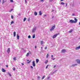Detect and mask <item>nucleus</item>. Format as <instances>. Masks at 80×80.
Returning a JSON list of instances; mask_svg holds the SVG:
<instances>
[{
    "instance_id": "nucleus-1",
    "label": "nucleus",
    "mask_w": 80,
    "mask_h": 80,
    "mask_svg": "<svg viewBox=\"0 0 80 80\" xmlns=\"http://www.w3.org/2000/svg\"><path fill=\"white\" fill-rule=\"evenodd\" d=\"M55 25H54V26H52L51 28L50 29V31H52L55 29Z\"/></svg>"
},
{
    "instance_id": "nucleus-2",
    "label": "nucleus",
    "mask_w": 80,
    "mask_h": 80,
    "mask_svg": "<svg viewBox=\"0 0 80 80\" xmlns=\"http://www.w3.org/2000/svg\"><path fill=\"white\" fill-rule=\"evenodd\" d=\"M59 34L60 33H58V34H55L54 35H53L52 37L53 38H56L58 35H59Z\"/></svg>"
},
{
    "instance_id": "nucleus-3",
    "label": "nucleus",
    "mask_w": 80,
    "mask_h": 80,
    "mask_svg": "<svg viewBox=\"0 0 80 80\" xmlns=\"http://www.w3.org/2000/svg\"><path fill=\"white\" fill-rule=\"evenodd\" d=\"M36 29H37V27H35L34 28L32 29V32H35L36 30Z\"/></svg>"
},
{
    "instance_id": "nucleus-4",
    "label": "nucleus",
    "mask_w": 80,
    "mask_h": 80,
    "mask_svg": "<svg viewBox=\"0 0 80 80\" xmlns=\"http://www.w3.org/2000/svg\"><path fill=\"white\" fill-rule=\"evenodd\" d=\"M69 22L70 23H75L74 20H70L69 21Z\"/></svg>"
},
{
    "instance_id": "nucleus-5",
    "label": "nucleus",
    "mask_w": 80,
    "mask_h": 80,
    "mask_svg": "<svg viewBox=\"0 0 80 80\" xmlns=\"http://www.w3.org/2000/svg\"><path fill=\"white\" fill-rule=\"evenodd\" d=\"M76 61L78 63L80 64V60L79 59H77Z\"/></svg>"
},
{
    "instance_id": "nucleus-6",
    "label": "nucleus",
    "mask_w": 80,
    "mask_h": 80,
    "mask_svg": "<svg viewBox=\"0 0 80 80\" xmlns=\"http://www.w3.org/2000/svg\"><path fill=\"white\" fill-rule=\"evenodd\" d=\"M77 64H73L71 66V67H75V66H77Z\"/></svg>"
},
{
    "instance_id": "nucleus-7",
    "label": "nucleus",
    "mask_w": 80,
    "mask_h": 80,
    "mask_svg": "<svg viewBox=\"0 0 80 80\" xmlns=\"http://www.w3.org/2000/svg\"><path fill=\"white\" fill-rule=\"evenodd\" d=\"M32 65L33 67H35V61L32 62Z\"/></svg>"
},
{
    "instance_id": "nucleus-8",
    "label": "nucleus",
    "mask_w": 80,
    "mask_h": 80,
    "mask_svg": "<svg viewBox=\"0 0 80 80\" xmlns=\"http://www.w3.org/2000/svg\"><path fill=\"white\" fill-rule=\"evenodd\" d=\"M74 20H75V21H74V23H77V21H78L77 19L75 18H74Z\"/></svg>"
},
{
    "instance_id": "nucleus-9",
    "label": "nucleus",
    "mask_w": 80,
    "mask_h": 80,
    "mask_svg": "<svg viewBox=\"0 0 80 80\" xmlns=\"http://www.w3.org/2000/svg\"><path fill=\"white\" fill-rule=\"evenodd\" d=\"M41 44L42 45V44H44L45 43V42H43V41H41L40 42Z\"/></svg>"
},
{
    "instance_id": "nucleus-10",
    "label": "nucleus",
    "mask_w": 80,
    "mask_h": 80,
    "mask_svg": "<svg viewBox=\"0 0 80 80\" xmlns=\"http://www.w3.org/2000/svg\"><path fill=\"white\" fill-rule=\"evenodd\" d=\"M10 48H9L8 49L7 52L8 53H10Z\"/></svg>"
},
{
    "instance_id": "nucleus-11",
    "label": "nucleus",
    "mask_w": 80,
    "mask_h": 80,
    "mask_svg": "<svg viewBox=\"0 0 80 80\" xmlns=\"http://www.w3.org/2000/svg\"><path fill=\"white\" fill-rule=\"evenodd\" d=\"M2 72H6V70H4V68H2Z\"/></svg>"
},
{
    "instance_id": "nucleus-12",
    "label": "nucleus",
    "mask_w": 80,
    "mask_h": 80,
    "mask_svg": "<svg viewBox=\"0 0 80 80\" xmlns=\"http://www.w3.org/2000/svg\"><path fill=\"white\" fill-rule=\"evenodd\" d=\"M80 46H79L78 47H76V50H79V49H80Z\"/></svg>"
},
{
    "instance_id": "nucleus-13",
    "label": "nucleus",
    "mask_w": 80,
    "mask_h": 80,
    "mask_svg": "<svg viewBox=\"0 0 80 80\" xmlns=\"http://www.w3.org/2000/svg\"><path fill=\"white\" fill-rule=\"evenodd\" d=\"M62 53H65L66 52V50L65 49H62Z\"/></svg>"
},
{
    "instance_id": "nucleus-14",
    "label": "nucleus",
    "mask_w": 80,
    "mask_h": 80,
    "mask_svg": "<svg viewBox=\"0 0 80 80\" xmlns=\"http://www.w3.org/2000/svg\"><path fill=\"white\" fill-rule=\"evenodd\" d=\"M39 15H42V11H40L39 12Z\"/></svg>"
},
{
    "instance_id": "nucleus-15",
    "label": "nucleus",
    "mask_w": 80,
    "mask_h": 80,
    "mask_svg": "<svg viewBox=\"0 0 80 80\" xmlns=\"http://www.w3.org/2000/svg\"><path fill=\"white\" fill-rule=\"evenodd\" d=\"M34 14L35 16H36V15H37V12H34Z\"/></svg>"
},
{
    "instance_id": "nucleus-16",
    "label": "nucleus",
    "mask_w": 80,
    "mask_h": 80,
    "mask_svg": "<svg viewBox=\"0 0 80 80\" xmlns=\"http://www.w3.org/2000/svg\"><path fill=\"white\" fill-rule=\"evenodd\" d=\"M16 35V32H13V35H14V37H15V35Z\"/></svg>"
},
{
    "instance_id": "nucleus-17",
    "label": "nucleus",
    "mask_w": 80,
    "mask_h": 80,
    "mask_svg": "<svg viewBox=\"0 0 80 80\" xmlns=\"http://www.w3.org/2000/svg\"><path fill=\"white\" fill-rule=\"evenodd\" d=\"M35 34H33L32 36V38H35Z\"/></svg>"
},
{
    "instance_id": "nucleus-18",
    "label": "nucleus",
    "mask_w": 80,
    "mask_h": 80,
    "mask_svg": "<svg viewBox=\"0 0 80 80\" xmlns=\"http://www.w3.org/2000/svg\"><path fill=\"white\" fill-rule=\"evenodd\" d=\"M19 37H20V36H18V34L17 35V38L18 39H18H19Z\"/></svg>"
},
{
    "instance_id": "nucleus-19",
    "label": "nucleus",
    "mask_w": 80,
    "mask_h": 80,
    "mask_svg": "<svg viewBox=\"0 0 80 80\" xmlns=\"http://www.w3.org/2000/svg\"><path fill=\"white\" fill-rule=\"evenodd\" d=\"M36 62L37 63H38V62H39V60H38V59H36Z\"/></svg>"
},
{
    "instance_id": "nucleus-20",
    "label": "nucleus",
    "mask_w": 80,
    "mask_h": 80,
    "mask_svg": "<svg viewBox=\"0 0 80 80\" xmlns=\"http://www.w3.org/2000/svg\"><path fill=\"white\" fill-rule=\"evenodd\" d=\"M49 56V55H48V54H47V56H46L47 58H48V57Z\"/></svg>"
},
{
    "instance_id": "nucleus-21",
    "label": "nucleus",
    "mask_w": 80,
    "mask_h": 80,
    "mask_svg": "<svg viewBox=\"0 0 80 80\" xmlns=\"http://www.w3.org/2000/svg\"><path fill=\"white\" fill-rule=\"evenodd\" d=\"M13 60H15V61H16V57H14V58H13Z\"/></svg>"
},
{
    "instance_id": "nucleus-22",
    "label": "nucleus",
    "mask_w": 80,
    "mask_h": 80,
    "mask_svg": "<svg viewBox=\"0 0 80 80\" xmlns=\"http://www.w3.org/2000/svg\"><path fill=\"white\" fill-rule=\"evenodd\" d=\"M29 52H28L27 54V55H26V56L27 57H28V56H29Z\"/></svg>"
},
{
    "instance_id": "nucleus-23",
    "label": "nucleus",
    "mask_w": 80,
    "mask_h": 80,
    "mask_svg": "<svg viewBox=\"0 0 80 80\" xmlns=\"http://www.w3.org/2000/svg\"><path fill=\"white\" fill-rule=\"evenodd\" d=\"M27 20V18H24L23 20V22H25V21Z\"/></svg>"
},
{
    "instance_id": "nucleus-24",
    "label": "nucleus",
    "mask_w": 80,
    "mask_h": 80,
    "mask_svg": "<svg viewBox=\"0 0 80 80\" xmlns=\"http://www.w3.org/2000/svg\"><path fill=\"white\" fill-rule=\"evenodd\" d=\"M45 75L43 76V77L42 78V80H43V79H44V78H45Z\"/></svg>"
},
{
    "instance_id": "nucleus-25",
    "label": "nucleus",
    "mask_w": 80,
    "mask_h": 80,
    "mask_svg": "<svg viewBox=\"0 0 80 80\" xmlns=\"http://www.w3.org/2000/svg\"><path fill=\"white\" fill-rule=\"evenodd\" d=\"M61 4H62V5H64V4H65V3H64V2H61Z\"/></svg>"
},
{
    "instance_id": "nucleus-26",
    "label": "nucleus",
    "mask_w": 80,
    "mask_h": 80,
    "mask_svg": "<svg viewBox=\"0 0 80 80\" xmlns=\"http://www.w3.org/2000/svg\"><path fill=\"white\" fill-rule=\"evenodd\" d=\"M47 63H48V61H46L45 62V63L46 64Z\"/></svg>"
},
{
    "instance_id": "nucleus-27",
    "label": "nucleus",
    "mask_w": 80,
    "mask_h": 80,
    "mask_svg": "<svg viewBox=\"0 0 80 80\" xmlns=\"http://www.w3.org/2000/svg\"><path fill=\"white\" fill-rule=\"evenodd\" d=\"M10 2H11V3H12V2H13V0H10Z\"/></svg>"
},
{
    "instance_id": "nucleus-28",
    "label": "nucleus",
    "mask_w": 80,
    "mask_h": 80,
    "mask_svg": "<svg viewBox=\"0 0 80 80\" xmlns=\"http://www.w3.org/2000/svg\"><path fill=\"white\" fill-rule=\"evenodd\" d=\"M12 69L14 71H15V68H13Z\"/></svg>"
},
{
    "instance_id": "nucleus-29",
    "label": "nucleus",
    "mask_w": 80,
    "mask_h": 80,
    "mask_svg": "<svg viewBox=\"0 0 80 80\" xmlns=\"http://www.w3.org/2000/svg\"><path fill=\"white\" fill-rule=\"evenodd\" d=\"M14 22L12 21L11 22V24H12Z\"/></svg>"
},
{
    "instance_id": "nucleus-30",
    "label": "nucleus",
    "mask_w": 80,
    "mask_h": 80,
    "mask_svg": "<svg viewBox=\"0 0 80 80\" xmlns=\"http://www.w3.org/2000/svg\"><path fill=\"white\" fill-rule=\"evenodd\" d=\"M69 32V33H72V30H71V31H70Z\"/></svg>"
},
{
    "instance_id": "nucleus-31",
    "label": "nucleus",
    "mask_w": 80,
    "mask_h": 80,
    "mask_svg": "<svg viewBox=\"0 0 80 80\" xmlns=\"http://www.w3.org/2000/svg\"><path fill=\"white\" fill-rule=\"evenodd\" d=\"M31 38V37L30 36V35H29L28 36V38Z\"/></svg>"
},
{
    "instance_id": "nucleus-32",
    "label": "nucleus",
    "mask_w": 80,
    "mask_h": 80,
    "mask_svg": "<svg viewBox=\"0 0 80 80\" xmlns=\"http://www.w3.org/2000/svg\"><path fill=\"white\" fill-rule=\"evenodd\" d=\"M5 3V1H4V0H2V3Z\"/></svg>"
},
{
    "instance_id": "nucleus-33",
    "label": "nucleus",
    "mask_w": 80,
    "mask_h": 80,
    "mask_svg": "<svg viewBox=\"0 0 80 80\" xmlns=\"http://www.w3.org/2000/svg\"><path fill=\"white\" fill-rule=\"evenodd\" d=\"M47 47H45V50H47Z\"/></svg>"
},
{
    "instance_id": "nucleus-34",
    "label": "nucleus",
    "mask_w": 80,
    "mask_h": 80,
    "mask_svg": "<svg viewBox=\"0 0 80 80\" xmlns=\"http://www.w3.org/2000/svg\"><path fill=\"white\" fill-rule=\"evenodd\" d=\"M40 2H43V0H40Z\"/></svg>"
},
{
    "instance_id": "nucleus-35",
    "label": "nucleus",
    "mask_w": 80,
    "mask_h": 80,
    "mask_svg": "<svg viewBox=\"0 0 80 80\" xmlns=\"http://www.w3.org/2000/svg\"><path fill=\"white\" fill-rule=\"evenodd\" d=\"M25 3H27V0H25Z\"/></svg>"
},
{
    "instance_id": "nucleus-36",
    "label": "nucleus",
    "mask_w": 80,
    "mask_h": 80,
    "mask_svg": "<svg viewBox=\"0 0 80 80\" xmlns=\"http://www.w3.org/2000/svg\"><path fill=\"white\" fill-rule=\"evenodd\" d=\"M52 60H55V58H52Z\"/></svg>"
},
{
    "instance_id": "nucleus-37",
    "label": "nucleus",
    "mask_w": 80,
    "mask_h": 80,
    "mask_svg": "<svg viewBox=\"0 0 80 80\" xmlns=\"http://www.w3.org/2000/svg\"><path fill=\"white\" fill-rule=\"evenodd\" d=\"M48 65H47L46 67V68H48Z\"/></svg>"
},
{
    "instance_id": "nucleus-38",
    "label": "nucleus",
    "mask_w": 80,
    "mask_h": 80,
    "mask_svg": "<svg viewBox=\"0 0 80 80\" xmlns=\"http://www.w3.org/2000/svg\"><path fill=\"white\" fill-rule=\"evenodd\" d=\"M18 15H19V16H21V14H19Z\"/></svg>"
},
{
    "instance_id": "nucleus-39",
    "label": "nucleus",
    "mask_w": 80,
    "mask_h": 80,
    "mask_svg": "<svg viewBox=\"0 0 80 80\" xmlns=\"http://www.w3.org/2000/svg\"><path fill=\"white\" fill-rule=\"evenodd\" d=\"M40 78V77L39 76L38 77V79H39V78Z\"/></svg>"
},
{
    "instance_id": "nucleus-40",
    "label": "nucleus",
    "mask_w": 80,
    "mask_h": 80,
    "mask_svg": "<svg viewBox=\"0 0 80 80\" xmlns=\"http://www.w3.org/2000/svg\"><path fill=\"white\" fill-rule=\"evenodd\" d=\"M30 63V61H29V62H28V63Z\"/></svg>"
},
{
    "instance_id": "nucleus-41",
    "label": "nucleus",
    "mask_w": 80,
    "mask_h": 80,
    "mask_svg": "<svg viewBox=\"0 0 80 80\" xmlns=\"http://www.w3.org/2000/svg\"><path fill=\"white\" fill-rule=\"evenodd\" d=\"M11 18H12V19H13V16H11Z\"/></svg>"
},
{
    "instance_id": "nucleus-42",
    "label": "nucleus",
    "mask_w": 80,
    "mask_h": 80,
    "mask_svg": "<svg viewBox=\"0 0 80 80\" xmlns=\"http://www.w3.org/2000/svg\"><path fill=\"white\" fill-rule=\"evenodd\" d=\"M50 78V77H48V78H47L48 80Z\"/></svg>"
},
{
    "instance_id": "nucleus-43",
    "label": "nucleus",
    "mask_w": 80,
    "mask_h": 80,
    "mask_svg": "<svg viewBox=\"0 0 80 80\" xmlns=\"http://www.w3.org/2000/svg\"><path fill=\"white\" fill-rule=\"evenodd\" d=\"M53 1V0H50L49 2H52Z\"/></svg>"
},
{
    "instance_id": "nucleus-44",
    "label": "nucleus",
    "mask_w": 80,
    "mask_h": 80,
    "mask_svg": "<svg viewBox=\"0 0 80 80\" xmlns=\"http://www.w3.org/2000/svg\"><path fill=\"white\" fill-rule=\"evenodd\" d=\"M51 57H52V58H53V55H52L51 56Z\"/></svg>"
},
{
    "instance_id": "nucleus-45",
    "label": "nucleus",
    "mask_w": 80,
    "mask_h": 80,
    "mask_svg": "<svg viewBox=\"0 0 80 80\" xmlns=\"http://www.w3.org/2000/svg\"><path fill=\"white\" fill-rule=\"evenodd\" d=\"M6 67H7V68H8V65H7L6 66Z\"/></svg>"
},
{
    "instance_id": "nucleus-46",
    "label": "nucleus",
    "mask_w": 80,
    "mask_h": 80,
    "mask_svg": "<svg viewBox=\"0 0 80 80\" xmlns=\"http://www.w3.org/2000/svg\"><path fill=\"white\" fill-rule=\"evenodd\" d=\"M31 68H33V67L32 66H31Z\"/></svg>"
},
{
    "instance_id": "nucleus-47",
    "label": "nucleus",
    "mask_w": 80,
    "mask_h": 80,
    "mask_svg": "<svg viewBox=\"0 0 80 80\" xmlns=\"http://www.w3.org/2000/svg\"><path fill=\"white\" fill-rule=\"evenodd\" d=\"M12 11H13V9H11V12H12Z\"/></svg>"
},
{
    "instance_id": "nucleus-48",
    "label": "nucleus",
    "mask_w": 80,
    "mask_h": 80,
    "mask_svg": "<svg viewBox=\"0 0 80 80\" xmlns=\"http://www.w3.org/2000/svg\"><path fill=\"white\" fill-rule=\"evenodd\" d=\"M28 22H29V21H30V19H28Z\"/></svg>"
},
{
    "instance_id": "nucleus-49",
    "label": "nucleus",
    "mask_w": 80,
    "mask_h": 80,
    "mask_svg": "<svg viewBox=\"0 0 80 80\" xmlns=\"http://www.w3.org/2000/svg\"><path fill=\"white\" fill-rule=\"evenodd\" d=\"M35 48H37V46H35L34 47Z\"/></svg>"
},
{
    "instance_id": "nucleus-50",
    "label": "nucleus",
    "mask_w": 80,
    "mask_h": 80,
    "mask_svg": "<svg viewBox=\"0 0 80 80\" xmlns=\"http://www.w3.org/2000/svg\"><path fill=\"white\" fill-rule=\"evenodd\" d=\"M56 67V66L55 65L54 66L53 68H55Z\"/></svg>"
},
{
    "instance_id": "nucleus-51",
    "label": "nucleus",
    "mask_w": 80,
    "mask_h": 80,
    "mask_svg": "<svg viewBox=\"0 0 80 80\" xmlns=\"http://www.w3.org/2000/svg\"><path fill=\"white\" fill-rule=\"evenodd\" d=\"M75 15V14H72V16H74Z\"/></svg>"
},
{
    "instance_id": "nucleus-52",
    "label": "nucleus",
    "mask_w": 80,
    "mask_h": 80,
    "mask_svg": "<svg viewBox=\"0 0 80 80\" xmlns=\"http://www.w3.org/2000/svg\"><path fill=\"white\" fill-rule=\"evenodd\" d=\"M22 65H24V64L23 63H22Z\"/></svg>"
},
{
    "instance_id": "nucleus-53",
    "label": "nucleus",
    "mask_w": 80,
    "mask_h": 80,
    "mask_svg": "<svg viewBox=\"0 0 80 80\" xmlns=\"http://www.w3.org/2000/svg\"><path fill=\"white\" fill-rule=\"evenodd\" d=\"M63 0H61V2H63Z\"/></svg>"
},
{
    "instance_id": "nucleus-54",
    "label": "nucleus",
    "mask_w": 80,
    "mask_h": 80,
    "mask_svg": "<svg viewBox=\"0 0 80 80\" xmlns=\"http://www.w3.org/2000/svg\"><path fill=\"white\" fill-rule=\"evenodd\" d=\"M42 48H43V47H41V49H42Z\"/></svg>"
},
{
    "instance_id": "nucleus-55",
    "label": "nucleus",
    "mask_w": 80,
    "mask_h": 80,
    "mask_svg": "<svg viewBox=\"0 0 80 80\" xmlns=\"http://www.w3.org/2000/svg\"><path fill=\"white\" fill-rule=\"evenodd\" d=\"M53 17H53V16H52V18H53Z\"/></svg>"
},
{
    "instance_id": "nucleus-56",
    "label": "nucleus",
    "mask_w": 80,
    "mask_h": 80,
    "mask_svg": "<svg viewBox=\"0 0 80 80\" xmlns=\"http://www.w3.org/2000/svg\"><path fill=\"white\" fill-rule=\"evenodd\" d=\"M27 61L28 62V61H29V60H27Z\"/></svg>"
},
{
    "instance_id": "nucleus-57",
    "label": "nucleus",
    "mask_w": 80,
    "mask_h": 80,
    "mask_svg": "<svg viewBox=\"0 0 80 80\" xmlns=\"http://www.w3.org/2000/svg\"><path fill=\"white\" fill-rule=\"evenodd\" d=\"M9 76H11V74H9Z\"/></svg>"
},
{
    "instance_id": "nucleus-58",
    "label": "nucleus",
    "mask_w": 80,
    "mask_h": 80,
    "mask_svg": "<svg viewBox=\"0 0 80 80\" xmlns=\"http://www.w3.org/2000/svg\"><path fill=\"white\" fill-rule=\"evenodd\" d=\"M79 25H80V22L79 23Z\"/></svg>"
},
{
    "instance_id": "nucleus-59",
    "label": "nucleus",
    "mask_w": 80,
    "mask_h": 80,
    "mask_svg": "<svg viewBox=\"0 0 80 80\" xmlns=\"http://www.w3.org/2000/svg\"><path fill=\"white\" fill-rule=\"evenodd\" d=\"M67 5V3H66V6Z\"/></svg>"
},
{
    "instance_id": "nucleus-60",
    "label": "nucleus",
    "mask_w": 80,
    "mask_h": 80,
    "mask_svg": "<svg viewBox=\"0 0 80 80\" xmlns=\"http://www.w3.org/2000/svg\"><path fill=\"white\" fill-rule=\"evenodd\" d=\"M52 12H53V10L52 11Z\"/></svg>"
},
{
    "instance_id": "nucleus-61",
    "label": "nucleus",
    "mask_w": 80,
    "mask_h": 80,
    "mask_svg": "<svg viewBox=\"0 0 80 80\" xmlns=\"http://www.w3.org/2000/svg\"><path fill=\"white\" fill-rule=\"evenodd\" d=\"M23 48H22L21 49L22 50H23Z\"/></svg>"
},
{
    "instance_id": "nucleus-62",
    "label": "nucleus",
    "mask_w": 80,
    "mask_h": 80,
    "mask_svg": "<svg viewBox=\"0 0 80 80\" xmlns=\"http://www.w3.org/2000/svg\"><path fill=\"white\" fill-rule=\"evenodd\" d=\"M46 16V15H44V17H45Z\"/></svg>"
},
{
    "instance_id": "nucleus-63",
    "label": "nucleus",
    "mask_w": 80,
    "mask_h": 80,
    "mask_svg": "<svg viewBox=\"0 0 80 80\" xmlns=\"http://www.w3.org/2000/svg\"><path fill=\"white\" fill-rule=\"evenodd\" d=\"M1 2V0H0V2Z\"/></svg>"
}]
</instances>
